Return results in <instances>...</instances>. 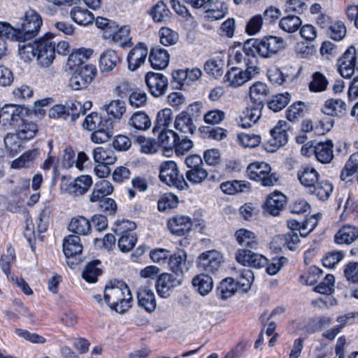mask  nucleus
Listing matches in <instances>:
<instances>
[{"label":"nucleus","mask_w":358,"mask_h":358,"mask_svg":"<svg viewBox=\"0 0 358 358\" xmlns=\"http://www.w3.org/2000/svg\"><path fill=\"white\" fill-rule=\"evenodd\" d=\"M332 190L333 186L329 181L320 178L308 192L315 194L320 200H326L329 197Z\"/></svg>","instance_id":"41"},{"label":"nucleus","mask_w":358,"mask_h":358,"mask_svg":"<svg viewBox=\"0 0 358 358\" xmlns=\"http://www.w3.org/2000/svg\"><path fill=\"white\" fill-rule=\"evenodd\" d=\"M145 83L155 97L161 96L167 91L168 78L162 73L148 72L145 76Z\"/></svg>","instance_id":"14"},{"label":"nucleus","mask_w":358,"mask_h":358,"mask_svg":"<svg viewBox=\"0 0 358 358\" xmlns=\"http://www.w3.org/2000/svg\"><path fill=\"white\" fill-rule=\"evenodd\" d=\"M110 128H112L111 122L108 124H105V126L96 130H94V132L91 134V140L92 142L94 143H103L108 141L111 136L108 131Z\"/></svg>","instance_id":"58"},{"label":"nucleus","mask_w":358,"mask_h":358,"mask_svg":"<svg viewBox=\"0 0 358 358\" xmlns=\"http://www.w3.org/2000/svg\"><path fill=\"white\" fill-rule=\"evenodd\" d=\"M187 252L182 250H178L169 257V266L173 274L183 280L184 274L189 270L192 262L187 260Z\"/></svg>","instance_id":"12"},{"label":"nucleus","mask_w":358,"mask_h":358,"mask_svg":"<svg viewBox=\"0 0 358 358\" xmlns=\"http://www.w3.org/2000/svg\"><path fill=\"white\" fill-rule=\"evenodd\" d=\"M177 155H185L193 147V142L187 138V136H179L178 134L177 139L173 145Z\"/></svg>","instance_id":"59"},{"label":"nucleus","mask_w":358,"mask_h":358,"mask_svg":"<svg viewBox=\"0 0 358 358\" xmlns=\"http://www.w3.org/2000/svg\"><path fill=\"white\" fill-rule=\"evenodd\" d=\"M247 174L250 180L260 182L266 187L273 186L278 180L275 173L271 171L270 165L263 162L250 164L247 168Z\"/></svg>","instance_id":"6"},{"label":"nucleus","mask_w":358,"mask_h":358,"mask_svg":"<svg viewBox=\"0 0 358 358\" xmlns=\"http://www.w3.org/2000/svg\"><path fill=\"white\" fill-rule=\"evenodd\" d=\"M254 280V274L252 271L249 268H243L241 271L238 276L236 278L237 286L243 289L244 292H247L252 285Z\"/></svg>","instance_id":"57"},{"label":"nucleus","mask_w":358,"mask_h":358,"mask_svg":"<svg viewBox=\"0 0 358 358\" xmlns=\"http://www.w3.org/2000/svg\"><path fill=\"white\" fill-rule=\"evenodd\" d=\"M173 120V113L169 108L159 110L157 115L156 122L152 131L157 134L159 129H169V126Z\"/></svg>","instance_id":"46"},{"label":"nucleus","mask_w":358,"mask_h":358,"mask_svg":"<svg viewBox=\"0 0 358 358\" xmlns=\"http://www.w3.org/2000/svg\"><path fill=\"white\" fill-rule=\"evenodd\" d=\"M149 61L153 69H165L169 62V55L168 51L159 46L152 48L150 50Z\"/></svg>","instance_id":"22"},{"label":"nucleus","mask_w":358,"mask_h":358,"mask_svg":"<svg viewBox=\"0 0 358 358\" xmlns=\"http://www.w3.org/2000/svg\"><path fill=\"white\" fill-rule=\"evenodd\" d=\"M346 108V104L341 99H330L324 102L322 112L329 116H337L342 114Z\"/></svg>","instance_id":"40"},{"label":"nucleus","mask_w":358,"mask_h":358,"mask_svg":"<svg viewBox=\"0 0 358 358\" xmlns=\"http://www.w3.org/2000/svg\"><path fill=\"white\" fill-rule=\"evenodd\" d=\"M345 279L352 283H358V262H350L348 263L343 269Z\"/></svg>","instance_id":"64"},{"label":"nucleus","mask_w":358,"mask_h":358,"mask_svg":"<svg viewBox=\"0 0 358 358\" xmlns=\"http://www.w3.org/2000/svg\"><path fill=\"white\" fill-rule=\"evenodd\" d=\"M110 122L109 120H103L101 115L94 112L91 113L85 117L83 126L84 129L88 131H94L105 126V124H108Z\"/></svg>","instance_id":"47"},{"label":"nucleus","mask_w":358,"mask_h":358,"mask_svg":"<svg viewBox=\"0 0 358 358\" xmlns=\"http://www.w3.org/2000/svg\"><path fill=\"white\" fill-rule=\"evenodd\" d=\"M63 251L67 259V264L73 268L80 262V254L83 245L78 236L69 235L66 237L63 243Z\"/></svg>","instance_id":"9"},{"label":"nucleus","mask_w":358,"mask_h":358,"mask_svg":"<svg viewBox=\"0 0 358 358\" xmlns=\"http://www.w3.org/2000/svg\"><path fill=\"white\" fill-rule=\"evenodd\" d=\"M136 295L139 306L146 311L151 313L156 308L155 294L149 287L146 286L139 287Z\"/></svg>","instance_id":"20"},{"label":"nucleus","mask_w":358,"mask_h":358,"mask_svg":"<svg viewBox=\"0 0 358 358\" xmlns=\"http://www.w3.org/2000/svg\"><path fill=\"white\" fill-rule=\"evenodd\" d=\"M70 16L76 23L83 26L92 24L94 20V16L90 11L80 6L73 8Z\"/></svg>","instance_id":"32"},{"label":"nucleus","mask_w":358,"mask_h":358,"mask_svg":"<svg viewBox=\"0 0 358 358\" xmlns=\"http://www.w3.org/2000/svg\"><path fill=\"white\" fill-rule=\"evenodd\" d=\"M290 101V94L287 92L273 95L268 101V107L274 112L283 109Z\"/></svg>","instance_id":"52"},{"label":"nucleus","mask_w":358,"mask_h":358,"mask_svg":"<svg viewBox=\"0 0 358 358\" xmlns=\"http://www.w3.org/2000/svg\"><path fill=\"white\" fill-rule=\"evenodd\" d=\"M317 222L316 219L313 217L308 220L300 222L296 220H288L287 225L291 230L290 231H299L300 236L306 237L310 231H312L317 226Z\"/></svg>","instance_id":"27"},{"label":"nucleus","mask_w":358,"mask_h":358,"mask_svg":"<svg viewBox=\"0 0 358 358\" xmlns=\"http://www.w3.org/2000/svg\"><path fill=\"white\" fill-rule=\"evenodd\" d=\"M237 287V284L232 278H225L220 282L218 287L220 297L226 299L231 296L236 292Z\"/></svg>","instance_id":"55"},{"label":"nucleus","mask_w":358,"mask_h":358,"mask_svg":"<svg viewBox=\"0 0 358 358\" xmlns=\"http://www.w3.org/2000/svg\"><path fill=\"white\" fill-rule=\"evenodd\" d=\"M22 124L16 131L17 138L22 141L32 139L37 134L38 126L33 122L25 121L22 119Z\"/></svg>","instance_id":"39"},{"label":"nucleus","mask_w":358,"mask_h":358,"mask_svg":"<svg viewBox=\"0 0 358 358\" xmlns=\"http://www.w3.org/2000/svg\"><path fill=\"white\" fill-rule=\"evenodd\" d=\"M355 173H358V151L350 155L341 171L340 178L343 181H350Z\"/></svg>","instance_id":"36"},{"label":"nucleus","mask_w":358,"mask_h":358,"mask_svg":"<svg viewBox=\"0 0 358 358\" xmlns=\"http://www.w3.org/2000/svg\"><path fill=\"white\" fill-rule=\"evenodd\" d=\"M193 287L202 296L208 295L213 288V281L208 273H200L192 280Z\"/></svg>","instance_id":"26"},{"label":"nucleus","mask_w":358,"mask_h":358,"mask_svg":"<svg viewBox=\"0 0 358 358\" xmlns=\"http://www.w3.org/2000/svg\"><path fill=\"white\" fill-rule=\"evenodd\" d=\"M178 198L171 193L164 194L158 201V209L164 211L167 209L174 208L178 206Z\"/></svg>","instance_id":"63"},{"label":"nucleus","mask_w":358,"mask_h":358,"mask_svg":"<svg viewBox=\"0 0 358 358\" xmlns=\"http://www.w3.org/2000/svg\"><path fill=\"white\" fill-rule=\"evenodd\" d=\"M286 43L281 37L267 36L262 38H252L245 43V50L248 54H258L269 58L282 50Z\"/></svg>","instance_id":"4"},{"label":"nucleus","mask_w":358,"mask_h":358,"mask_svg":"<svg viewBox=\"0 0 358 358\" xmlns=\"http://www.w3.org/2000/svg\"><path fill=\"white\" fill-rule=\"evenodd\" d=\"M328 36L334 41L342 40L346 34V28L342 22L333 23L328 29Z\"/></svg>","instance_id":"60"},{"label":"nucleus","mask_w":358,"mask_h":358,"mask_svg":"<svg viewBox=\"0 0 358 358\" xmlns=\"http://www.w3.org/2000/svg\"><path fill=\"white\" fill-rule=\"evenodd\" d=\"M192 224L190 219L186 216L177 215L168 222L171 232L177 236H183L189 231Z\"/></svg>","instance_id":"21"},{"label":"nucleus","mask_w":358,"mask_h":358,"mask_svg":"<svg viewBox=\"0 0 358 358\" xmlns=\"http://www.w3.org/2000/svg\"><path fill=\"white\" fill-rule=\"evenodd\" d=\"M15 33L13 27L9 24L0 22V59L6 55L8 50L6 38L15 40Z\"/></svg>","instance_id":"35"},{"label":"nucleus","mask_w":358,"mask_h":358,"mask_svg":"<svg viewBox=\"0 0 358 358\" xmlns=\"http://www.w3.org/2000/svg\"><path fill=\"white\" fill-rule=\"evenodd\" d=\"M159 143L166 148L173 147L178 134L169 129H159L158 132Z\"/></svg>","instance_id":"53"},{"label":"nucleus","mask_w":358,"mask_h":358,"mask_svg":"<svg viewBox=\"0 0 358 358\" xmlns=\"http://www.w3.org/2000/svg\"><path fill=\"white\" fill-rule=\"evenodd\" d=\"M334 276L327 274L324 280L315 287V291L322 294H331L334 290Z\"/></svg>","instance_id":"62"},{"label":"nucleus","mask_w":358,"mask_h":358,"mask_svg":"<svg viewBox=\"0 0 358 358\" xmlns=\"http://www.w3.org/2000/svg\"><path fill=\"white\" fill-rule=\"evenodd\" d=\"M225 83L231 87H238L248 82L249 79L244 71L240 67H232L224 76Z\"/></svg>","instance_id":"31"},{"label":"nucleus","mask_w":358,"mask_h":358,"mask_svg":"<svg viewBox=\"0 0 358 358\" xmlns=\"http://www.w3.org/2000/svg\"><path fill=\"white\" fill-rule=\"evenodd\" d=\"M152 124L149 116L144 112L137 111L128 120V126L137 131L148 130Z\"/></svg>","instance_id":"30"},{"label":"nucleus","mask_w":358,"mask_h":358,"mask_svg":"<svg viewBox=\"0 0 358 358\" xmlns=\"http://www.w3.org/2000/svg\"><path fill=\"white\" fill-rule=\"evenodd\" d=\"M328 80L326 76L319 71L312 75V80L309 83V90L313 92H321L327 90Z\"/></svg>","instance_id":"51"},{"label":"nucleus","mask_w":358,"mask_h":358,"mask_svg":"<svg viewBox=\"0 0 358 358\" xmlns=\"http://www.w3.org/2000/svg\"><path fill=\"white\" fill-rule=\"evenodd\" d=\"M92 180L90 176L83 175L77 177L66 187V192L72 196H79L85 194L92 186Z\"/></svg>","instance_id":"19"},{"label":"nucleus","mask_w":358,"mask_h":358,"mask_svg":"<svg viewBox=\"0 0 358 358\" xmlns=\"http://www.w3.org/2000/svg\"><path fill=\"white\" fill-rule=\"evenodd\" d=\"M148 53V48L144 43H139L135 45L127 55L128 69L131 71L138 69L145 63Z\"/></svg>","instance_id":"16"},{"label":"nucleus","mask_w":358,"mask_h":358,"mask_svg":"<svg viewBox=\"0 0 358 358\" xmlns=\"http://www.w3.org/2000/svg\"><path fill=\"white\" fill-rule=\"evenodd\" d=\"M55 44L52 34L48 33L34 42L20 43L18 51L22 57L29 60L36 58L39 65L48 67L55 59Z\"/></svg>","instance_id":"1"},{"label":"nucleus","mask_w":358,"mask_h":358,"mask_svg":"<svg viewBox=\"0 0 358 358\" xmlns=\"http://www.w3.org/2000/svg\"><path fill=\"white\" fill-rule=\"evenodd\" d=\"M224 262L222 254L215 250L201 253L198 257L197 266L208 274H216Z\"/></svg>","instance_id":"8"},{"label":"nucleus","mask_w":358,"mask_h":358,"mask_svg":"<svg viewBox=\"0 0 358 358\" xmlns=\"http://www.w3.org/2000/svg\"><path fill=\"white\" fill-rule=\"evenodd\" d=\"M234 236L236 241L241 246L250 249H257L259 243L256 234L248 229H240L235 232Z\"/></svg>","instance_id":"29"},{"label":"nucleus","mask_w":358,"mask_h":358,"mask_svg":"<svg viewBox=\"0 0 358 358\" xmlns=\"http://www.w3.org/2000/svg\"><path fill=\"white\" fill-rule=\"evenodd\" d=\"M245 54L248 53L245 52ZM247 63L244 64L245 70H243L249 80L255 78L260 73V68L258 66V59L256 54H249Z\"/></svg>","instance_id":"54"},{"label":"nucleus","mask_w":358,"mask_h":358,"mask_svg":"<svg viewBox=\"0 0 358 358\" xmlns=\"http://www.w3.org/2000/svg\"><path fill=\"white\" fill-rule=\"evenodd\" d=\"M355 69H358L356 50L350 46L338 60V70L342 77L350 78Z\"/></svg>","instance_id":"11"},{"label":"nucleus","mask_w":358,"mask_h":358,"mask_svg":"<svg viewBox=\"0 0 358 358\" xmlns=\"http://www.w3.org/2000/svg\"><path fill=\"white\" fill-rule=\"evenodd\" d=\"M290 127L288 122L284 120L278 121L277 124L270 131L271 138L268 141V143L271 148H267L269 152H274L287 143V131L290 129Z\"/></svg>","instance_id":"10"},{"label":"nucleus","mask_w":358,"mask_h":358,"mask_svg":"<svg viewBox=\"0 0 358 358\" xmlns=\"http://www.w3.org/2000/svg\"><path fill=\"white\" fill-rule=\"evenodd\" d=\"M69 229L79 235H87L91 230V224L87 219L80 216L71 220Z\"/></svg>","instance_id":"45"},{"label":"nucleus","mask_w":358,"mask_h":358,"mask_svg":"<svg viewBox=\"0 0 358 358\" xmlns=\"http://www.w3.org/2000/svg\"><path fill=\"white\" fill-rule=\"evenodd\" d=\"M222 191L228 194L245 192L250 190V184L244 180H233L222 182L220 185Z\"/></svg>","instance_id":"37"},{"label":"nucleus","mask_w":358,"mask_h":358,"mask_svg":"<svg viewBox=\"0 0 358 358\" xmlns=\"http://www.w3.org/2000/svg\"><path fill=\"white\" fill-rule=\"evenodd\" d=\"M100 264L99 260L88 263L82 273L83 279L90 283L96 282L97 277L101 274V269L97 266Z\"/></svg>","instance_id":"50"},{"label":"nucleus","mask_w":358,"mask_h":358,"mask_svg":"<svg viewBox=\"0 0 358 358\" xmlns=\"http://www.w3.org/2000/svg\"><path fill=\"white\" fill-rule=\"evenodd\" d=\"M106 110L109 115L110 122L112 119L120 120L126 111V104L121 100H113L106 106Z\"/></svg>","instance_id":"48"},{"label":"nucleus","mask_w":358,"mask_h":358,"mask_svg":"<svg viewBox=\"0 0 358 358\" xmlns=\"http://www.w3.org/2000/svg\"><path fill=\"white\" fill-rule=\"evenodd\" d=\"M155 22H163L170 20L171 13L163 1H159L150 11Z\"/></svg>","instance_id":"38"},{"label":"nucleus","mask_w":358,"mask_h":358,"mask_svg":"<svg viewBox=\"0 0 358 358\" xmlns=\"http://www.w3.org/2000/svg\"><path fill=\"white\" fill-rule=\"evenodd\" d=\"M159 178L167 185L175 187L179 189H185L188 187L183 175L179 173L178 166L173 161H166L161 164Z\"/></svg>","instance_id":"5"},{"label":"nucleus","mask_w":358,"mask_h":358,"mask_svg":"<svg viewBox=\"0 0 358 358\" xmlns=\"http://www.w3.org/2000/svg\"><path fill=\"white\" fill-rule=\"evenodd\" d=\"M302 24L301 18L295 15L283 17L279 22V27L287 33L296 32Z\"/></svg>","instance_id":"44"},{"label":"nucleus","mask_w":358,"mask_h":358,"mask_svg":"<svg viewBox=\"0 0 358 358\" xmlns=\"http://www.w3.org/2000/svg\"><path fill=\"white\" fill-rule=\"evenodd\" d=\"M358 238V227L344 225L335 234L334 241L338 244L350 245Z\"/></svg>","instance_id":"25"},{"label":"nucleus","mask_w":358,"mask_h":358,"mask_svg":"<svg viewBox=\"0 0 358 358\" xmlns=\"http://www.w3.org/2000/svg\"><path fill=\"white\" fill-rule=\"evenodd\" d=\"M263 104L261 103L253 102L245 109L244 117H243V126L250 127L251 124L256 123L262 115V109Z\"/></svg>","instance_id":"33"},{"label":"nucleus","mask_w":358,"mask_h":358,"mask_svg":"<svg viewBox=\"0 0 358 358\" xmlns=\"http://www.w3.org/2000/svg\"><path fill=\"white\" fill-rule=\"evenodd\" d=\"M103 298L112 310L120 314L124 313L131 306V292L122 281L115 280L106 285Z\"/></svg>","instance_id":"2"},{"label":"nucleus","mask_w":358,"mask_h":358,"mask_svg":"<svg viewBox=\"0 0 358 358\" xmlns=\"http://www.w3.org/2000/svg\"><path fill=\"white\" fill-rule=\"evenodd\" d=\"M42 24L41 15L36 10L29 9L18 18L15 27H13L15 41L22 44L31 40L38 33Z\"/></svg>","instance_id":"3"},{"label":"nucleus","mask_w":358,"mask_h":358,"mask_svg":"<svg viewBox=\"0 0 358 358\" xmlns=\"http://www.w3.org/2000/svg\"><path fill=\"white\" fill-rule=\"evenodd\" d=\"M40 155L38 149H33L27 151L19 158L13 161L11 167L13 169H21L25 167L30 162H34Z\"/></svg>","instance_id":"49"},{"label":"nucleus","mask_w":358,"mask_h":358,"mask_svg":"<svg viewBox=\"0 0 358 358\" xmlns=\"http://www.w3.org/2000/svg\"><path fill=\"white\" fill-rule=\"evenodd\" d=\"M296 176L301 185L306 188L308 191L320 178V176L316 169L308 164L301 166L297 171Z\"/></svg>","instance_id":"17"},{"label":"nucleus","mask_w":358,"mask_h":358,"mask_svg":"<svg viewBox=\"0 0 358 358\" xmlns=\"http://www.w3.org/2000/svg\"><path fill=\"white\" fill-rule=\"evenodd\" d=\"M286 203V196L279 192H275L267 197L264 203L265 210L272 215H278Z\"/></svg>","instance_id":"24"},{"label":"nucleus","mask_w":358,"mask_h":358,"mask_svg":"<svg viewBox=\"0 0 358 358\" xmlns=\"http://www.w3.org/2000/svg\"><path fill=\"white\" fill-rule=\"evenodd\" d=\"M160 42L164 45H172L178 40V34L168 27H162L159 30Z\"/></svg>","instance_id":"61"},{"label":"nucleus","mask_w":358,"mask_h":358,"mask_svg":"<svg viewBox=\"0 0 358 358\" xmlns=\"http://www.w3.org/2000/svg\"><path fill=\"white\" fill-rule=\"evenodd\" d=\"M94 162L113 164L117 157L115 152L110 148L97 147L93 150Z\"/></svg>","instance_id":"34"},{"label":"nucleus","mask_w":358,"mask_h":358,"mask_svg":"<svg viewBox=\"0 0 358 358\" xmlns=\"http://www.w3.org/2000/svg\"><path fill=\"white\" fill-rule=\"evenodd\" d=\"M225 64L222 59L220 57L208 59L204 64V71L208 75L219 78L224 73Z\"/></svg>","instance_id":"43"},{"label":"nucleus","mask_w":358,"mask_h":358,"mask_svg":"<svg viewBox=\"0 0 358 358\" xmlns=\"http://www.w3.org/2000/svg\"><path fill=\"white\" fill-rule=\"evenodd\" d=\"M183 280L172 273H164L156 281L155 287L158 294L163 298L171 295L173 288L180 285Z\"/></svg>","instance_id":"15"},{"label":"nucleus","mask_w":358,"mask_h":358,"mask_svg":"<svg viewBox=\"0 0 358 358\" xmlns=\"http://www.w3.org/2000/svg\"><path fill=\"white\" fill-rule=\"evenodd\" d=\"M269 89L268 86L262 82H256L249 88V95L250 99L256 103H262L263 100L268 95Z\"/></svg>","instance_id":"42"},{"label":"nucleus","mask_w":358,"mask_h":358,"mask_svg":"<svg viewBox=\"0 0 358 358\" xmlns=\"http://www.w3.org/2000/svg\"><path fill=\"white\" fill-rule=\"evenodd\" d=\"M117 236H120L117 245L122 252H128L135 246L137 238L134 233L124 234V235Z\"/></svg>","instance_id":"56"},{"label":"nucleus","mask_w":358,"mask_h":358,"mask_svg":"<svg viewBox=\"0 0 358 358\" xmlns=\"http://www.w3.org/2000/svg\"><path fill=\"white\" fill-rule=\"evenodd\" d=\"M185 163L188 168L185 173L186 179L192 185L203 183L208 178V172L203 168V160L198 155L186 157Z\"/></svg>","instance_id":"7"},{"label":"nucleus","mask_w":358,"mask_h":358,"mask_svg":"<svg viewBox=\"0 0 358 358\" xmlns=\"http://www.w3.org/2000/svg\"><path fill=\"white\" fill-rule=\"evenodd\" d=\"M24 108L19 105L7 104L0 110V122L4 127L16 126L22 120Z\"/></svg>","instance_id":"13"},{"label":"nucleus","mask_w":358,"mask_h":358,"mask_svg":"<svg viewBox=\"0 0 358 358\" xmlns=\"http://www.w3.org/2000/svg\"><path fill=\"white\" fill-rule=\"evenodd\" d=\"M175 129L184 134H193L196 129L190 114L186 111L180 113L174 121Z\"/></svg>","instance_id":"23"},{"label":"nucleus","mask_w":358,"mask_h":358,"mask_svg":"<svg viewBox=\"0 0 358 358\" xmlns=\"http://www.w3.org/2000/svg\"><path fill=\"white\" fill-rule=\"evenodd\" d=\"M121 62L120 57L112 49L105 50L99 56V70L101 73L111 72Z\"/></svg>","instance_id":"18"},{"label":"nucleus","mask_w":358,"mask_h":358,"mask_svg":"<svg viewBox=\"0 0 358 358\" xmlns=\"http://www.w3.org/2000/svg\"><path fill=\"white\" fill-rule=\"evenodd\" d=\"M314 153L316 159L321 163H329L334 157L332 141L329 140L318 143L314 147Z\"/></svg>","instance_id":"28"}]
</instances>
